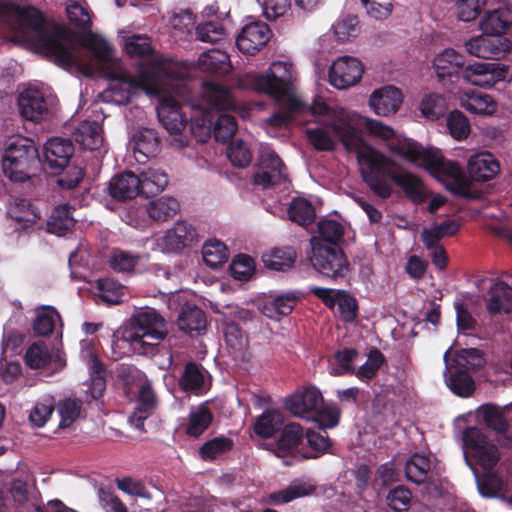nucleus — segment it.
Wrapping results in <instances>:
<instances>
[{
    "label": "nucleus",
    "mask_w": 512,
    "mask_h": 512,
    "mask_svg": "<svg viewBox=\"0 0 512 512\" xmlns=\"http://www.w3.org/2000/svg\"><path fill=\"white\" fill-rule=\"evenodd\" d=\"M287 179L286 167L282 160L267 145H261L258 155L257 171L253 183L262 188H269Z\"/></svg>",
    "instance_id": "9b49d317"
},
{
    "label": "nucleus",
    "mask_w": 512,
    "mask_h": 512,
    "mask_svg": "<svg viewBox=\"0 0 512 512\" xmlns=\"http://www.w3.org/2000/svg\"><path fill=\"white\" fill-rule=\"evenodd\" d=\"M297 300L298 297L294 292L280 294L263 305L262 313L271 319L286 316L291 313Z\"/></svg>",
    "instance_id": "58836bf2"
},
{
    "label": "nucleus",
    "mask_w": 512,
    "mask_h": 512,
    "mask_svg": "<svg viewBox=\"0 0 512 512\" xmlns=\"http://www.w3.org/2000/svg\"><path fill=\"white\" fill-rule=\"evenodd\" d=\"M461 107L477 115H492L497 104L489 94L478 91H465L459 96Z\"/></svg>",
    "instance_id": "cd10ccee"
},
{
    "label": "nucleus",
    "mask_w": 512,
    "mask_h": 512,
    "mask_svg": "<svg viewBox=\"0 0 512 512\" xmlns=\"http://www.w3.org/2000/svg\"><path fill=\"white\" fill-rule=\"evenodd\" d=\"M338 118L343 130H339L344 143L358 151V163L361 176L369 188L380 198H388L393 192L391 182L398 185L406 196L415 203L423 202L429 192L423 181L415 174L401 170L395 160L373 147H361L355 127L360 118L341 116Z\"/></svg>",
    "instance_id": "f03ea898"
},
{
    "label": "nucleus",
    "mask_w": 512,
    "mask_h": 512,
    "mask_svg": "<svg viewBox=\"0 0 512 512\" xmlns=\"http://www.w3.org/2000/svg\"><path fill=\"white\" fill-rule=\"evenodd\" d=\"M285 108V111L277 112L271 115L267 120V124L274 127L285 126L292 118L294 114H314L318 113L320 116L327 111V105L321 98H316L311 105L306 104V108L292 111L287 106L281 105Z\"/></svg>",
    "instance_id": "c9c22d12"
},
{
    "label": "nucleus",
    "mask_w": 512,
    "mask_h": 512,
    "mask_svg": "<svg viewBox=\"0 0 512 512\" xmlns=\"http://www.w3.org/2000/svg\"><path fill=\"white\" fill-rule=\"evenodd\" d=\"M141 181V195L150 197L162 192L168 185V176L164 170L149 167L138 176Z\"/></svg>",
    "instance_id": "2f4dec72"
},
{
    "label": "nucleus",
    "mask_w": 512,
    "mask_h": 512,
    "mask_svg": "<svg viewBox=\"0 0 512 512\" xmlns=\"http://www.w3.org/2000/svg\"><path fill=\"white\" fill-rule=\"evenodd\" d=\"M332 28L339 41L349 40L358 34V19L354 15L345 16L338 20Z\"/></svg>",
    "instance_id": "69168bd1"
},
{
    "label": "nucleus",
    "mask_w": 512,
    "mask_h": 512,
    "mask_svg": "<svg viewBox=\"0 0 512 512\" xmlns=\"http://www.w3.org/2000/svg\"><path fill=\"white\" fill-rule=\"evenodd\" d=\"M204 108L216 111H235L237 104L231 92L214 82H204L201 92Z\"/></svg>",
    "instance_id": "412c9836"
},
{
    "label": "nucleus",
    "mask_w": 512,
    "mask_h": 512,
    "mask_svg": "<svg viewBox=\"0 0 512 512\" xmlns=\"http://www.w3.org/2000/svg\"><path fill=\"white\" fill-rule=\"evenodd\" d=\"M177 326L190 336L201 335L207 327L206 315L198 306L185 303L177 317Z\"/></svg>",
    "instance_id": "5701e85b"
},
{
    "label": "nucleus",
    "mask_w": 512,
    "mask_h": 512,
    "mask_svg": "<svg viewBox=\"0 0 512 512\" xmlns=\"http://www.w3.org/2000/svg\"><path fill=\"white\" fill-rule=\"evenodd\" d=\"M254 269V260L247 255L236 256L230 265L231 274L237 280H248Z\"/></svg>",
    "instance_id": "774afa93"
},
{
    "label": "nucleus",
    "mask_w": 512,
    "mask_h": 512,
    "mask_svg": "<svg viewBox=\"0 0 512 512\" xmlns=\"http://www.w3.org/2000/svg\"><path fill=\"white\" fill-rule=\"evenodd\" d=\"M11 28L18 38L58 66L75 68L87 77H93L99 70H107L113 60V49L104 38L96 34L85 37L84 45L93 53V60L77 45L65 26L46 22L40 11L33 7H15Z\"/></svg>",
    "instance_id": "f257e3e1"
},
{
    "label": "nucleus",
    "mask_w": 512,
    "mask_h": 512,
    "mask_svg": "<svg viewBox=\"0 0 512 512\" xmlns=\"http://www.w3.org/2000/svg\"><path fill=\"white\" fill-rule=\"evenodd\" d=\"M315 490V484L311 480L296 479L280 491L269 495L272 504L280 505L293 501L294 499L311 495Z\"/></svg>",
    "instance_id": "7c9ffc66"
},
{
    "label": "nucleus",
    "mask_w": 512,
    "mask_h": 512,
    "mask_svg": "<svg viewBox=\"0 0 512 512\" xmlns=\"http://www.w3.org/2000/svg\"><path fill=\"white\" fill-rule=\"evenodd\" d=\"M298 73L289 61H274L264 73L249 72L240 79V85L247 89L269 95L279 105L295 111L306 108V103L297 94Z\"/></svg>",
    "instance_id": "39448f33"
},
{
    "label": "nucleus",
    "mask_w": 512,
    "mask_h": 512,
    "mask_svg": "<svg viewBox=\"0 0 512 512\" xmlns=\"http://www.w3.org/2000/svg\"><path fill=\"white\" fill-rule=\"evenodd\" d=\"M82 402L72 398H66L57 404V411L60 415V428L69 427L81 414Z\"/></svg>",
    "instance_id": "6e6d98bb"
},
{
    "label": "nucleus",
    "mask_w": 512,
    "mask_h": 512,
    "mask_svg": "<svg viewBox=\"0 0 512 512\" xmlns=\"http://www.w3.org/2000/svg\"><path fill=\"white\" fill-rule=\"evenodd\" d=\"M383 363V355L378 349L369 352L367 361L361 365L355 375L360 380H369L375 376Z\"/></svg>",
    "instance_id": "338daca9"
},
{
    "label": "nucleus",
    "mask_w": 512,
    "mask_h": 512,
    "mask_svg": "<svg viewBox=\"0 0 512 512\" xmlns=\"http://www.w3.org/2000/svg\"><path fill=\"white\" fill-rule=\"evenodd\" d=\"M508 68L499 63L475 62L463 70V79L474 86L492 87L505 79Z\"/></svg>",
    "instance_id": "dca6fc26"
},
{
    "label": "nucleus",
    "mask_w": 512,
    "mask_h": 512,
    "mask_svg": "<svg viewBox=\"0 0 512 512\" xmlns=\"http://www.w3.org/2000/svg\"><path fill=\"white\" fill-rule=\"evenodd\" d=\"M322 404V394L313 386L296 389L284 402L285 408L296 417H302L307 413L314 412Z\"/></svg>",
    "instance_id": "a211bd4d"
},
{
    "label": "nucleus",
    "mask_w": 512,
    "mask_h": 512,
    "mask_svg": "<svg viewBox=\"0 0 512 512\" xmlns=\"http://www.w3.org/2000/svg\"><path fill=\"white\" fill-rule=\"evenodd\" d=\"M451 348L444 353L445 370H460L469 373L471 370L480 368L484 364V358L481 352L475 348L463 349L453 356L450 360Z\"/></svg>",
    "instance_id": "a878e982"
},
{
    "label": "nucleus",
    "mask_w": 512,
    "mask_h": 512,
    "mask_svg": "<svg viewBox=\"0 0 512 512\" xmlns=\"http://www.w3.org/2000/svg\"><path fill=\"white\" fill-rule=\"evenodd\" d=\"M386 146L390 153L424 167L441 181L451 180L457 184L464 181L463 169L456 162L446 160L437 149H425L416 142L397 135L395 131Z\"/></svg>",
    "instance_id": "423d86ee"
},
{
    "label": "nucleus",
    "mask_w": 512,
    "mask_h": 512,
    "mask_svg": "<svg viewBox=\"0 0 512 512\" xmlns=\"http://www.w3.org/2000/svg\"><path fill=\"white\" fill-rule=\"evenodd\" d=\"M197 67L204 72L228 73L231 69L229 55L222 50L212 49L200 54Z\"/></svg>",
    "instance_id": "473e14b6"
},
{
    "label": "nucleus",
    "mask_w": 512,
    "mask_h": 512,
    "mask_svg": "<svg viewBox=\"0 0 512 512\" xmlns=\"http://www.w3.org/2000/svg\"><path fill=\"white\" fill-rule=\"evenodd\" d=\"M125 50L132 58H139L136 75L119 72L113 75L107 97L116 104H126L137 90L157 92L161 79L176 73V64L154 55L150 39L146 35L134 34L125 39Z\"/></svg>",
    "instance_id": "7ed1b4c3"
},
{
    "label": "nucleus",
    "mask_w": 512,
    "mask_h": 512,
    "mask_svg": "<svg viewBox=\"0 0 512 512\" xmlns=\"http://www.w3.org/2000/svg\"><path fill=\"white\" fill-rule=\"evenodd\" d=\"M403 103L401 90L393 85H386L374 90L369 97V107L379 116L396 113Z\"/></svg>",
    "instance_id": "aec40b11"
},
{
    "label": "nucleus",
    "mask_w": 512,
    "mask_h": 512,
    "mask_svg": "<svg viewBox=\"0 0 512 512\" xmlns=\"http://www.w3.org/2000/svg\"><path fill=\"white\" fill-rule=\"evenodd\" d=\"M179 386L186 392L199 393L204 390L206 388L204 369L194 362H188L180 376Z\"/></svg>",
    "instance_id": "e433bc0d"
},
{
    "label": "nucleus",
    "mask_w": 512,
    "mask_h": 512,
    "mask_svg": "<svg viewBox=\"0 0 512 512\" xmlns=\"http://www.w3.org/2000/svg\"><path fill=\"white\" fill-rule=\"evenodd\" d=\"M212 419V412L205 404L193 407L185 431L189 436L198 437L210 426Z\"/></svg>",
    "instance_id": "79ce46f5"
},
{
    "label": "nucleus",
    "mask_w": 512,
    "mask_h": 512,
    "mask_svg": "<svg viewBox=\"0 0 512 512\" xmlns=\"http://www.w3.org/2000/svg\"><path fill=\"white\" fill-rule=\"evenodd\" d=\"M38 163V151L34 144L28 139H16L7 146L2 168L10 180L22 182L29 178L32 166Z\"/></svg>",
    "instance_id": "1a4fd4ad"
},
{
    "label": "nucleus",
    "mask_w": 512,
    "mask_h": 512,
    "mask_svg": "<svg viewBox=\"0 0 512 512\" xmlns=\"http://www.w3.org/2000/svg\"><path fill=\"white\" fill-rule=\"evenodd\" d=\"M303 429L298 423L287 424L277 442L279 456L294 453L303 441Z\"/></svg>",
    "instance_id": "a19ab883"
},
{
    "label": "nucleus",
    "mask_w": 512,
    "mask_h": 512,
    "mask_svg": "<svg viewBox=\"0 0 512 512\" xmlns=\"http://www.w3.org/2000/svg\"><path fill=\"white\" fill-rule=\"evenodd\" d=\"M178 78L179 75L176 72L170 78L161 79L159 91L145 92L159 97L158 119L170 135V144L176 148H182L188 144V138L182 134L186 127V120L180 111L177 99L180 95Z\"/></svg>",
    "instance_id": "6e6552de"
},
{
    "label": "nucleus",
    "mask_w": 512,
    "mask_h": 512,
    "mask_svg": "<svg viewBox=\"0 0 512 512\" xmlns=\"http://www.w3.org/2000/svg\"><path fill=\"white\" fill-rule=\"evenodd\" d=\"M50 360L46 344L42 341L33 343L25 354V362L32 369L44 367Z\"/></svg>",
    "instance_id": "680f3d73"
},
{
    "label": "nucleus",
    "mask_w": 512,
    "mask_h": 512,
    "mask_svg": "<svg viewBox=\"0 0 512 512\" xmlns=\"http://www.w3.org/2000/svg\"><path fill=\"white\" fill-rule=\"evenodd\" d=\"M197 240L194 227L186 221H178L174 227L156 239L157 249L162 252H175Z\"/></svg>",
    "instance_id": "6ab92c4d"
},
{
    "label": "nucleus",
    "mask_w": 512,
    "mask_h": 512,
    "mask_svg": "<svg viewBox=\"0 0 512 512\" xmlns=\"http://www.w3.org/2000/svg\"><path fill=\"white\" fill-rule=\"evenodd\" d=\"M168 335L167 322L154 308L135 312L129 326L122 333V340L138 354H146Z\"/></svg>",
    "instance_id": "0eeeda50"
},
{
    "label": "nucleus",
    "mask_w": 512,
    "mask_h": 512,
    "mask_svg": "<svg viewBox=\"0 0 512 512\" xmlns=\"http://www.w3.org/2000/svg\"><path fill=\"white\" fill-rule=\"evenodd\" d=\"M296 256V251L291 247L274 248L263 254L262 261L268 269L285 271L293 266Z\"/></svg>",
    "instance_id": "4c0bfd02"
},
{
    "label": "nucleus",
    "mask_w": 512,
    "mask_h": 512,
    "mask_svg": "<svg viewBox=\"0 0 512 512\" xmlns=\"http://www.w3.org/2000/svg\"><path fill=\"white\" fill-rule=\"evenodd\" d=\"M447 127L451 136L460 141L470 133V124L467 117L460 111H452L447 117Z\"/></svg>",
    "instance_id": "052dcab7"
},
{
    "label": "nucleus",
    "mask_w": 512,
    "mask_h": 512,
    "mask_svg": "<svg viewBox=\"0 0 512 512\" xmlns=\"http://www.w3.org/2000/svg\"><path fill=\"white\" fill-rule=\"evenodd\" d=\"M109 194L117 200L133 199L141 195V181L133 172L114 176L108 186Z\"/></svg>",
    "instance_id": "393cba45"
},
{
    "label": "nucleus",
    "mask_w": 512,
    "mask_h": 512,
    "mask_svg": "<svg viewBox=\"0 0 512 512\" xmlns=\"http://www.w3.org/2000/svg\"><path fill=\"white\" fill-rule=\"evenodd\" d=\"M468 172L475 181H488L499 173V164L491 153H479L470 157Z\"/></svg>",
    "instance_id": "bb28decb"
},
{
    "label": "nucleus",
    "mask_w": 512,
    "mask_h": 512,
    "mask_svg": "<svg viewBox=\"0 0 512 512\" xmlns=\"http://www.w3.org/2000/svg\"><path fill=\"white\" fill-rule=\"evenodd\" d=\"M10 216L24 227L34 224L40 218V211L27 199L15 198L9 208Z\"/></svg>",
    "instance_id": "49530a36"
},
{
    "label": "nucleus",
    "mask_w": 512,
    "mask_h": 512,
    "mask_svg": "<svg viewBox=\"0 0 512 512\" xmlns=\"http://www.w3.org/2000/svg\"><path fill=\"white\" fill-rule=\"evenodd\" d=\"M57 320H59V314L54 308L44 307L38 309L33 329L39 336L49 335L52 333Z\"/></svg>",
    "instance_id": "5fc2aeb1"
},
{
    "label": "nucleus",
    "mask_w": 512,
    "mask_h": 512,
    "mask_svg": "<svg viewBox=\"0 0 512 512\" xmlns=\"http://www.w3.org/2000/svg\"><path fill=\"white\" fill-rule=\"evenodd\" d=\"M54 410V399L47 396L36 403L30 413V421L37 427H42L48 421Z\"/></svg>",
    "instance_id": "0e129e2a"
},
{
    "label": "nucleus",
    "mask_w": 512,
    "mask_h": 512,
    "mask_svg": "<svg viewBox=\"0 0 512 512\" xmlns=\"http://www.w3.org/2000/svg\"><path fill=\"white\" fill-rule=\"evenodd\" d=\"M430 469V461L427 457L415 454L405 465L407 478L417 484L423 483Z\"/></svg>",
    "instance_id": "864d4df0"
},
{
    "label": "nucleus",
    "mask_w": 512,
    "mask_h": 512,
    "mask_svg": "<svg viewBox=\"0 0 512 512\" xmlns=\"http://www.w3.org/2000/svg\"><path fill=\"white\" fill-rule=\"evenodd\" d=\"M363 72V65L358 59L342 56L330 66L329 82L336 89H347L360 81Z\"/></svg>",
    "instance_id": "4468645a"
},
{
    "label": "nucleus",
    "mask_w": 512,
    "mask_h": 512,
    "mask_svg": "<svg viewBox=\"0 0 512 512\" xmlns=\"http://www.w3.org/2000/svg\"><path fill=\"white\" fill-rule=\"evenodd\" d=\"M310 115L314 118L316 126L307 128L306 135L311 145L319 151L334 150L335 141L329 132V129H331L334 135L338 137L342 144L345 146V148L348 151L355 152L356 155L358 156V151L356 149L350 148L344 143L343 137L341 136V133L339 131L343 130L342 127L345 128V126L341 125L340 121H338V118H341L340 116L344 115L357 116L358 118H360L354 130L355 134L360 138L361 147H370L369 145L364 143V140L361 136L360 128L362 127H365L371 135L376 136L386 141L387 143L388 140L393 138L394 136V129L383 124L382 122L368 117H362L361 115L355 112L347 111L342 108L330 109L327 106V111H325L321 116L318 113Z\"/></svg>",
    "instance_id": "20e7f679"
},
{
    "label": "nucleus",
    "mask_w": 512,
    "mask_h": 512,
    "mask_svg": "<svg viewBox=\"0 0 512 512\" xmlns=\"http://www.w3.org/2000/svg\"><path fill=\"white\" fill-rule=\"evenodd\" d=\"M97 289L99 297L109 305L119 304L127 297V288L110 278L99 279Z\"/></svg>",
    "instance_id": "c03bdc74"
},
{
    "label": "nucleus",
    "mask_w": 512,
    "mask_h": 512,
    "mask_svg": "<svg viewBox=\"0 0 512 512\" xmlns=\"http://www.w3.org/2000/svg\"><path fill=\"white\" fill-rule=\"evenodd\" d=\"M478 415L483 418L485 424L497 432H503L507 426L508 421L504 411L495 405L486 404L478 409Z\"/></svg>",
    "instance_id": "603ef678"
},
{
    "label": "nucleus",
    "mask_w": 512,
    "mask_h": 512,
    "mask_svg": "<svg viewBox=\"0 0 512 512\" xmlns=\"http://www.w3.org/2000/svg\"><path fill=\"white\" fill-rule=\"evenodd\" d=\"M180 209L179 202L170 196H162L150 201L146 206L148 216L158 222L174 217Z\"/></svg>",
    "instance_id": "f704fd0d"
},
{
    "label": "nucleus",
    "mask_w": 512,
    "mask_h": 512,
    "mask_svg": "<svg viewBox=\"0 0 512 512\" xmlns=\"http://www.w3.org/2000/svg\"><path fill=\"white\" fill-rule=\"evenodd\" d=\"M75 220L72 217V207L62 204L52 211L47 222L48 232L61 236L74 226Z\"/></svg>",
    "instance_id": "ea45409f"
},
{
    "label": "nucleus",
    "mask_w": 512,
    "mask_h": 512,
    "mask_svg": "<svg viewBox=\"0 0 512 512\" xmlns=\"http://www.w3.org/2000/svg\"><path fill=\"white\" fill-rule=\"evenodd\" d=\"M487 309L491 314L509 313L512 310V288L497 281L490 288Z\"/></svg>",
    "instance_id": "c85d7f7f"
},
{
    "label": "nucleus",
    "mask_w": 512,
    "mask_h": 512,
    "mask_svg": "<svg viewBox=\"0 0 512 512\" xmlns=\"http://www.w3.org/2000/svg\"><path fill=\"white\" fill-rule=\"evenodd\" d=\"M202 256L207 266L217 268L228 260L229 254L223 242L217 239H210L203 245Z\"/></svg>",
    "instance_id": "09e8293b"
},
{
    "label": "nucleus",
    "mask_w": 512,
    "mask_h": 512,
    "mask_svg": "<svg viewBox=\"0 0 512 512\" xmlns=\"http://www.w3.org/2000/svg\"><path fill=\"white\" fill-rule=\"evenodd\" d=\"M157 399L150 383H143L138 391V399L129 422L140 431H144V421L156 410Z\"/></svg>",
    "instance_id": "4be33fe9"
},
{
    "label": "nucleus",
    "mask_w": 512,
    "mask_h": 512,
    "mask_svg": "<svg viewBox=\"0 0 512 512\" xmlns=\"http://www.w3.org/2000/svg\"><path fill=\"white\" fill-rule=\"evenodd\" d=\"M268 25L261 21H254L243 26L236 39L238 49L245 54L257 53L271 37Z\"/></svg>",
    "instance_id": "f3484780"
},
{
    "label": "nucleus",
    "mask_w": 512,
    "mask_h": 512,
    "mask_svg": "<svg viewBox=\"0 0 512 512\" xmlns=\"http://www.w3.org/2000/svg\"><path fill=\"white\" fill-rule=\"evenodd\" d=\"M447 387L460 397H468L475 388L474 381L469 373L460 370L444 371Z\"/></svg>",
    "instance_id": "37998d69"
},
{
    "label": "nucleus",
    "mask_w": 512,
    "mask_h": 512,
    "mask_svg": "<svg viewBox=\"0 0 512 512\" xmlns=\"http://www.w3.org/2000/svg\"><path fill=\"white\" fill-rule=\"evenodd\" d=\"M227 157L235 167L244 168L252 160V153L242 140H236L227 147Z\"/></svg>",
    "instance_id": "13d9d810"
},
{
    "label": "nucleus",
    "mask_w": 512,
    "mask_h": 512,
    "mask_svg": "<svg viewBox=\"0 0 512 512\" xmlns=\"http://www.w3.org/2000/svg\"><path fill=\"white\" fill-rule=\"evenodd\" d=\"M284 422L283 415L275 410H267L259 416L254 424V431L263 438L271 437Z\"/></svg>",
    "instance_id": "8fccbe9b"
},
{
    "label": "nucleus",
    "mask_w": 512,
    "mask_h": 512,
    "mask_svg": "<svg viewBox=\"0 0 512 512\" xmlns=\"http://www.w3.org/2000/svg\"><path fill=\"white\" fill-rule=\"evenodd\" d=\"M74 136L77 143L89 150L99 148L103 142L102 127L97 121H83L76 128Z\"/></svg>",
    "instance_id": "72a5a7b5"
},
{
    "label": "nucleus",
    "mask_w": 512,
    "mask_h": 512,
    "mask_svg": "<svg viewBox=\"0 0 512 512\" xmlns=\"http://www.w3.org/2000/svg\"><path fill=\"white\" fill-rule=\"evenodd\" d=\"M90 379L89 393L93 399L100 398L106 388L105 370L98 358L91 354L89 361Z\"/></svg>",
    "instance_id": "3c124183"
},
{
    "label": "nucleus",
    "mask_w": 512,
    "mask_h": 512,
    "mask_svg": "<svg viewBox=\"0 0 512 512\" xmlns=\"http://www.w3.org/2000/svg\"><path fill=\"white\" fill-rule=\"evenodd\" d=\"M73 152V143L71 140L65 138H51L44 146L45 160L49 167L53 169L64 168Z\"/></svg>",
    "instance_id": "b1692460"
},
{
    "label": "nucleus",
    "mask_w": 512,
    "mask_h": 512,
    "mask_svg": "<svg viewBox=\"0 0 512 512\" xmlns=\"http://www.w3.org/2000/svg\"><path fill=\"white\" fill-rule=\"evenodd\" d=\"M512 26V4L501 0L480 17L479 29L484 34L504 35Z\"/></svg>",
    "instance_id": "2eb2a0df"
},
{
    "label": "nucleus",
    "mask_w": 512,
    "mask_h": 512,
    "mask_svg": "<svg viewBox=\"0 0 512 512\" xmlns=\"http://www.w3.org/2000/svg\"><path fill=\"white\" fill-rule=\"evenodd\" d=\"M196 36L202 42L215 43L225 38L226 31L221 23L209 21L196 27Z\"/></svg>",
    "instance_id": "bf43d9fd"
},
{
    "label": "nucleus",
    "mask_w": 512,
    "mask_h": 512,
    "mask_svg": "<svg viewBox=\"0 0 512 512\" xmlns=\"http://www.w3.org/2000/svg\"><path fill=\"white\" fill-rule=\"evenodd\" d=\"M434 67L439 76H451L464 64V58L453 49H446L434 59Z\"/></svg>",
    "instance_id": "a18cd8bd"
},
{
    "label": "nucleus",
    "mask_w": 512,
    "mask_h": 512,
    "mask_svg": "<svg viewBox=\"0 0 512 512\" xmlns=\"http://www.w3.org/2000/svg\"><path fill=\"white\" fill-rule=\"evenodd\" d=\"M311 245L310 262L317 272L331 279L344 277L348 265L344 254L337 246L323 243L316 238L311 239Z\"/></svg>",
    "instance_id": "9d476101"
},
{
    "label": "nucleus",
    "mask_w": 512,
    "mask_h": 512,
    "mask_svg": "<svg viewBox=\"0 0 512 512\" xmlns=\"http://www.w3.org/2000/svg\"><path fill=\"white\" fill-rule=\"evenodd\" d=\"M289 219L301 226L311 224L315 219V209L305 198H294L288 208Z\"/></svg>",
    "instance_id": "de8ad7c7"
},
{
    "label": "nucleus",
    "mask_w": 512,
    "mask_h": 512,
    "mask_svg": "<svg viewBox=\"0 0 512 512\" xmlns=\"http://www.w3.org/2000/svg\"><path fill=\"white\" fill-rule=\"evenodd\" d=\"M445 110V99L440 94H428L423 97L420 103V111L422 115L431 120L438 119L444 114Z\"/></svg>",
    "instance_id": "4d7b16f0"
},
{
    "label": "nucleus",
    "mask_w": 512,
    "mask_h": 512,
    "mask_svg": "<svg viewBox=\"0 0 512 512\" xmlns=\"http://www.w3.org/2000/svg\"><path fill=\"white\" fill-rule=\"evenodd\" d=\"M466 51L477 58L501 59L511 51V41L501 34H482L465 42Z\"/></svg>",
    "instance_id": "ddd939ff"
},
{
    "label": "nucleus",
    "mask_w": 512,
    "mask_h": 512,
    "mask_svg": "<svg viewBox=\"0 0 512 512\" xmlns=\"http://www.w3.org/2000/svg\"><path fill=\"white\" fill-rule=\"evenodd\" d=\"M232 440L227 437H216L207 441L200 448V455L205 460H212L232 447Z\"/></svg>",
    "instance_id": "e2e57ef3"
},
{
    "label": "nucleus",
    "mask_w": 512,
    "mask_h": 512,
    "mask_svg": "<svg viewBox=\"0 0 512 512\" xmlns=\"http://www.w3.org/2000/svg\"><path fill=\"white\" fill-rule=\"evenodd\" d=\"M134 157L136 161L143 163L157 152L158 137L154 129L141 128L133 136Z\"/></svg>",
    "instance_id": "c756f323"
},
{
    "label": "nucleus",
    "mask_w": 512,
    "mask_h": 512,
    "mask_svg": "<svg viewBox=\"0 0 512 512\" xmlns=\"http://www.w3.org/2000/svg\"><path fill=\"white\" fill-rule=\"evenodd\" d=\"M18 107L24 119L38 123L50 118L53 113L54 100L38 89L28 88L20 93Z\"/></svg>",
    "instance_id": "f8f14e48"
}]
</instances>
